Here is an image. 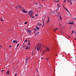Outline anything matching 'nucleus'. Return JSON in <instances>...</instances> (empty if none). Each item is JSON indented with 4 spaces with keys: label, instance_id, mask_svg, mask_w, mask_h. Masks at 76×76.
I'll return each mask as SVG.
<instances>
[{
    "label": "nucleus",
    "instance_id": "f257e3e1",
    "mask_svg": "<svg viewBox=\"0 0 76 76\" xmlns=\"http://www.w3.org/2000/svg\"><path fill=\"white\" fill-rule=\"evenodd\" d=\"M19 8V9H20V10H22L23 9V8H22V7H21L20 6L18 5L17 7H16V9H18V8Z\"/></svg>",
    "mask_w": 76,
    "mask_h": 76
},
{
    "label": "nucleus",
    "instance_id": "f03ea898",
    "mask_svg": "<svg viewBox=\"0 0 76 76\" xmlns=\"http://www.w3.org/2000/svg\"><path fill=\"white\" fill-rule=\"evenodd\" d=\"M32 14H33V12L32 11H29V12L28 14L30 15H32Z\"/></svg>",
    "mask_w": 76,
    "mask_h": 76
},
{
    "label": "nucleus",
    "instance_id": "7ed1b4c3",
    "mask_svg": "<svg viewBox=\"0 0 76 76\" xmlns=\"http://www.w3.org/2000/svg\"><path fill=\"white\" fill-rule=\"evenodd\" d=\"M22 10L23 12V13H27V11H26L25 10H24V9H23H23Z\"/></svg>",
    "mask_w": 76,
    "mask_h": 76
},
{
    "label": "nucleus",
    "instance_id": "20e7f679",
    "mask_svg": "<svg viewBox=\"0 0 76 76\" xmlns=\"http://www.w3.org/2000/svg\"><path fill=\"white\" fill-rule=\"evenodd\" d=\"M37 51H39H39H41V48L40 47H39L38 46L37 47Z\"/></svg>",
    "mask_w": 76,
    "mask_h": 76
},
{
    "label": "nucleus",
    "instance_id": "39448f33",
    "mask_svg": "<svg viewBox=\"0 0 76 76\" xmlns=\"http://www.w3.org/2000/svg\"><path fill=\"white\" fill-rule=\"evenodd\" d=\"M13 43H18V42L16 40H14L13 41Z\"/></svg>",
    "mask_w": 76,
    "mask_h": 76
},
{
    "label": "nucleus",
    "instance_id": "423d86ee",
    "mask_svg": "<svg viewBox=\"0 0 76 76\" xmlns=\"http://www.w3.org/2000/svg\"><path fill=\"white\" fill-rule=\"evenodd\" d=\"M49 22H50V18H48V21L47 22V23L48 24V23Z\"/></svg>",
    "mask_w": 76,
    "mask_h": 76
},
{
    "label": "nucleus",
    "instance_id": "0eeeda50",
    "mask_svg": "<svg viewBox=\"0 0 76 76\" xmlns=\"http://www.w3.org/2000/svg\"><path fill=\"white\" fill-rule=\"evenodd\" d=\"M28 32L30 34V33H31V30H28Z\"/></svg>",
    "mask_w": 76,
    "mask_h": 76
},
{
    "label": "nucleus",
    "instance_id": "6e6552de",
    "mask_svg": "<svg viewBox=\"0 0 76 76\" xmlns=\"http://www.w3.org/2000/svg\"><path fill=\"white\" fill-rule=\"evenodd\" d=\"M38 26H41V25H42V24L39 23H38Z\"/></svg>",
    "mask_w": 76,
    "mask_h": 76
},
{
    "label": "nucleus",
    "instance_id": "1a4fd4ad",
    "mask_svg": "<svg viewBox=\"0 0 76 76\" xmlns=\"http://www.w3.org/2000/svg\"><path fill=\"white\" fill-rule=\"evenodd\" d=\"M37 47H40V48H41V45L40 44H39Z\"/></svg>",
    "mask_w": 76,
    "mask_h": 76
},
{
    "label": "nucleus",
    "instance_id": "9d476101",
    "mask_svg": "<svg viewBox=\"0 0 76 76\" xmlns=\"http://www.w3.org/2000/svg\"><path fill=\"white\" fill-rule=\"evenodd\" d=\"M9 73H10V72L9 71H8L6 73V74H7V75H8V74H9Z\"/></svg>",
    "mask_w": 76,
    "mask_h": 76
},
{
    "label": "nucleus",
    "instance_id": "9b49d317",
    "mask_svg": "<svg viewBox=\"0 0 76 76\" xmlns=\"http://www.w3.org/2000/svg\"><path fill=\"white\" fill-rule=\"evenodd\" d=\"M42 6L41 5H40L39 8V9L41 8H42Z\"/></svg>",
    "mask_w": 76,
    "mask_h": 76
},
{
    "label": "nucleus",
    "instance_id": "f8f14e48",
    "mask_svg": "<svg viewBox=\"0 0 76 76\" xmlns=\"http://www.w3.org/2000/svg\"><path fill=\"white\" fill-rule=\"evenodd\" d=\"M30 48L27 47L26 48V50H27V49H30Z\"/></svg>",
    "mask_w": 76,
    "mask_h": 76
},
{
    "label": "nucleus",
    "instance_id": "ddd939ff",
    "mask_svg": "<svg viewBox=\"0 0 76 76\" xmlns=\"http://www.w3.org/2000/svg\"><path fill=\"white\" fill-rule=\"evenodd\" d=\"M73 24V22H72V23H71L70 22L69 23H68V24H70V25H72V24Z\"/></svg>",
    "mask_w": 76,
    "mask_h": 76
},
{
    "label": "nucleus",
    "instance_id": "4468645a",
    "mask_svg": "<svg viewBox=\"0 0 76 76\" xmlns=\"http://www.w3.org/2000/svg\"><path fill=\"white\" fill-rule=\"evenodd\" d=\"M36 29L37 30H39V27H38V26H36Z\"/></svg>",
    "mask_w": 76,
    "mask_h": 76
},
{
    "label": "nucleus",
    "instance_id": "2eb2a0df",
    "mask_svg": "<svg viewBox=\"0 0 76 76\" xmlns=\"http://www.w3.org/2000/svg\"><path fill=\"white\" fill-rule=\"evenodd\" d=\"M39 34V32H37V34H35L36 36H37V35H38V34Z\"/></svg>",
    "mask_w": 76,
    "mask_h": 76
},
{
    "label": "nucleus",
    "instance_id": "dca6fc26",
    "mask_svg": "<svg viewBox=\"0 0 76 76\" xmlns=\"http://www.w3.org/2000/svg\"><path fill=\"white\" fill-rule=\"evenodd\" d=\"M57 29H58V28H56L55 29H54V31H57Z\"/></svg>",
    "mask_w": 76,
    "mask_h": 76
},
{
    "label": "nucleus",
    "instance_id": "f3484780",
    "mask_svg": "<svg viewBox=\"0 0 76 76\" xmlns=\"http://www.w3.org/2000/svg\"><path fill=\"white\" fill-rule=\"evenodd\" d=\"M58 7H60V5H59L58 4H57Z\"/></svg>",
    "mask_w": 76,
    "mask_h": 76
},
{
    "label": "nucleus",
    "instance_id": "a211bd4d",
    "mask_svg": "<svg viewBox=\"0 0 76 76\" xmlns=\"http://www.w3.org/2000/svg\"><path fill=\"white\" fill-rule=\"evenodd\" d=\"M42 22L43 23V25L42 27H43L44 25V21L43 20Z\"/></svg>",
    "mask_w": 76,
    "mask_h": 76
},
{
    "label": "nucleus",
    "instance_id": "6ab92c4d",
    "mask_svg": "<svg viewBox=\"0 0 76 76\" xmlns=\"http://www.w3.org/2000/svg\"><path fill=\"white\" fill-rule=\"evenodd\" d=\"M28 58H27L26 60V63H27V61H28Z\"/></svg>",
    "mask_w": 76,
    "mask_h": 76
},
{
    "label": "nucleus",
    "instance_id": "aec40b11",
    "mask_svg": "<svg viewBox=\"0 0 76 76\" xmlns=\"http://www.w3.org/2000/svg\"><path fill=\"white\" fill-rule=\"evenodd\" d=\"M27 23H28V22H26L24 23V24H25V25H26L27 24Z\"/></svg>",
    "mask_w": 76,
    "mask_h": 76
},
{
    "label": "nucleus",
    "instance_id": "412c9836",
    "mask_svg": "<svg viewBox=\"0 0 76 76\" xmlns=\"http://www.w3.org/2000/svg\"><path fill=\"white\" fill-rule=\"evenodd\" d=\"M60 19L61 20H62V18H61V15H60Z\"/></svg>",
    "mask_w": 76,
    "mask_h": 76
},
{
    "label": "nucleus",
    "instance_id": "4be33fe9",
    "mask_svg": "<svg viewBox=\"0 0 76 76\" xmlns=\"http://www.w3.org/2000/svg\"><path fill=\"white\" fill-rule=\"evenodd\" d=\"M67 1L69 3H70V0H67Z\"/></svg>",
    "mask_w": 76,
    "mask_h": 76
},
{
    "label": "nucleus",
    "instance_id": "5701e85b",
    "mask_svg": "<svg viewBox=\"0 0 76 76\" xmlns=\"http://www.w3.org/2000/svg\"><path fill=\"white\" fill-rule=\"evenodd\" d=\"M69 3H70L71 5H72V2H69Z\"/></svg>",
    "mask_w": 76,
    "mask_h": 76
},
{
    "label": "nucleus",
    "instance_id": "b1692460",
    "mask_svg": "<svg viewBox=\"0 0 76 76\" xmlns=\"http://www.w3.org/2000/svg\"><path fill=\"white\" fill-rule=\"evenodd\" d=\"M71 33H72V34H74V31H73V30L72 31V32H71Z\"/></svg>",
    "mask_w": 76,
    "mask_h": 76
},
{
    "label": "nucleus",
    "instance_id": "393cba45",
    "mask_svg": "<svg viewBox=\"0 0 76 76\" xmlns=\"http://www.w3.org/2000/svg\"><path fill=\"white\" fill-rule=\"evenodd\" d=\"M30 42H29L28 43V45H30Z\"/></svg>",
    "mask_w": 76,
    "mask_h": 76
},
{
    "label": "nucleus",
    "instance_id": "a878e982",
    "mask_svg": "<svg viewBox=\"0 0 76 76\" xmlns=\"http://www.w3.org/2000/svg\"><path fill=\"white\" fill-rule=\"evenodd\" d=\"M19 44H18L17 46V48H18V47H19Z\"/></svg>",
    "mask_w": 76,
    "mask_h": 76
},
{
    "label": "nucleus",
    "instance_id": "bb28decb",
    "mask_svg": "<svg viewBox=\"0 0 76 76\" xmlns=\"http://www.w3.org/2000/svg\"><path fill=\"white\" fill-rule=\"evenodd\" d=\"M26 45H23V47H26Z\"/></svg>",
    "mask_w": 76,
    "mask_h": 76
},
{
    "label": "nucleus",
    "instance_id": "cd10ccee",
    "mask_svg": "<svg viewBox=\"0 0 76 76\" xmlns=\"http://www.w3.org/2000/svg\"><path fill=\"white\" fill-rule=\"evenodd\" d=\"M27 42V39H26L25 41H24V42Z\"/></svg>",
    "mask_w": 76,
    "mask_h": 76
},
{
    "label": "nucleus",
    "instance_id": "c85d7f7f",
    "mask_svg": "<svg viewBox=\"0 0 76 76\" xmlns=\"http://www.w3.org/2000/svg\"><path fill=\"white\" fill-rule=\"evenodd\" d=\"M70 1H71V2H73V0H70Z\"/></svg>",
    "mask_w": 76,
    "mask_h": 76
},
{
    "label": "nucleus",
    "instance_id": "c756f323",
    "mask_svg": "<svg viewBox=\"0 0 76 76\" xmlns=\"http://www.w3.org/2000/svg\"><path fill=\"white\" fill-rule=\"evenodd\" d=\"M31 17H32V18H34V17L32 16V15H31Z\"/></svg>",
    "mask_w": 76,
    "mask_h": 76
},
{
    "label": "nucleus",
    "instance_id": "7c9ffc66",
    "mask_svg": "<svg viewBox=\"0 0 76 76\" xmlns=\"http://www.w3.org/2000/svg\"><path fill=\"white\" fill-rule=\"evenodd\" d=\"M17 75V73L15 74V76H16V75Z\"/></svg>",
    "mask_w": 76,
    "mask_h": 76
},
{
    "label": "nucleus",
    "instance_id": "2f4dec72",
    "mask_svg": "<svg viewBox=\"0 0 76 76\" xmlns=\"http://www.w3.org/2000/svg\"><path fill=\"white\" fill-rule=\"evenodd\" d=\"M38 14H36L35 15L36 16H38Z\"/></svg>",
    "mask_w": 76,
    "mask_h": 76
},
{
    "label": "nucleus",
    "instance_id": "473e14b6",
    "mask_svg": "<svg viewBox=\"0 0 76 76\" xmlns=\"http://www.w3.org/2000/svg\"><path fill=\"white\" fill-rule=\"evenodd\" d=\"M65 9H66V10H67V9L66 8H65Z\"/></svg>",
    "mask_w": 76,
    "mask_h": 76
},
{
    "label": "nucleus",
    "instance_id": "72a5a7b5",
    "mask_svg": "<svg viewBox=\"0 0 76 76\" xmlns=\"http://www.w3.org/2000/svg\"><path fill=\"white\" fill-rule=\"evenodd\" d=\"M3 71H4V70H2L1 71V72H3Z\"/></svg>",
    "mask_w": 76,
    "mask_h": 76
},
{
    "label": "nucleus",
    "instance_id": "f704fd0d",
    "mask_svg": "<svg viewBox=\"0 0 76 76\" xmlns=\"http://www.w3.org/2000/svg\"><path fill=\"white\" fill-rule=\"evenodd\" d=\"M58 1H59V0H58V1H56V2H58Z\"/></svg>",
    "mask_w": 76,
    "mask_h": 76
},
{
    "label": "nucleus",
    "instance_id": "c9c22d12",
    "mask_svg": "<svg viewBox=\"0 0 76 76\" xmlns=\"http://www.w3.org/2000/svg\"><path fill=\"white\" fill-rule=\"evenodd\" d=\"M1 21H3V20H2V19H1Z\"/></svg>",
    "mask_w": 76,
    "mask_h": 76
},
{
    "label": "nucleus",
    "instance_id": "e433bc0d",
    "mask_svg": "<svg viewBox=\"0 0 76 76\" xmlns=\"http://www.w3.org/2000/svg\"><path fill=\"white\" fill-rule=\"evenodd\" d=\"M42 56H43V55H44V53H42Z\"/></svg>",
    "mask_w": 76,
    "mask_h": 76
},
{
    "label": "nucleus",
    "instance_id": "4c0bfd02",
    "mask_svg": "<svg viewBox=\"0 0 76 76\" xmlns=\"http://www.w3.org/2000/svg\"><path fill=\"white\" fill-rule=\"evenodd\" d=\"M74 19L76 20V17Z\"/></svg>",
    "mask_w": 76,
    "mask_h": 76
},
{
    "label": "nucleus",
    "instance_id": "58836bf2",
    "mask_svg": "<svg viewBox=\"0 0 76 76\" xmlns=\"http://www.w3.org/2000/svg\"><path fill=\"white\" fill-rule=\"evenodd\" d=\"M28 59H30V57H28Z\"/></svg>",
    "mask_w": 76,
    "mask_h": 76
},
{
    "label": "nucleus",
    "instance_id": "ea45409f",
    "mask_svg": "<svg viewBox=\"0 0 76 76\" xmlns=\"http://www.w3.org/2000/svg\"><path fill=\"white\" fill-rule=\"evenodd\" d=\"M12 47V46H11V45H10L9 46V47Z\"/></svg>",
    "mask_w": 76,
    "mask_h": 76
},
{
    "label": "nucleus",
    "instance_id": "a19ab883",
    "mask_svg": "<svg viewBox=\"0 0 76 76\" xmlns=\"http://www.w3.org/2000/svg\"><path fill=\"white\" fill-rule=\"evenodd\" d=\"M47 50L48 51H49V50L48 49V48H47Z\"/></svg>",
    "mask_w": 76,
    "mask_h": 76
},
{
    "label": "nucleus",
    "instance_id": "79ce46f5",
    "mask_svg": "<svg viewBox=\"0 0 76 76\" xmlns=\"http://www.w3.org/2000/svg\"><path fill=\"white\" fill-rule=\"evenodd\" d=\"M46 59L47 60H48V58H46Z\"/></svg>",
    "mask_w": 76,
    "mask_h": 76
},
{
    "label": "nucleus",
    "instance_id": "37998d69",
    "mask_svg": "<svg viewBox=\"0 0 76 76\" xmlns=\"http://www.w3.org/2000/svg\"><path fill=\"white\" fill-rule=\"evenodd\" d=\"M64 2H66V0H64Z\"/></svg>",
    "mask_w": 76,
    "mask_h": 76
},
{
    "label": "nucleus",
    "instance_id": "c03bdc74",
    "mask_svg": "<svg viewBox=\"0 0 76 76\" xmlns=\"http://www.w3.org/2000/svg\"><path fill=\"white\" fill-rule=\"evenodd\" d=\"M73 0V2L75 1V0Z\"/></svg>",
    "mask_w": 76,
    "mask_h": 76
},
{
    "label": "nucleus",
    "instance_id": "a18cd8bd",
    "mask_svg": "<svg viewBox=\"0 0 76 76\" xmlns=\"http://www.w3.org/2000/svg\"><path fill=\"white\" fill-rule=\"evenodd\" d=\"M42 58V59H44V58Z\"/></svg>",
    "mask_w": 76,
    "mask_h": 76
},
{
    "label": "nucleus",
    "instance_id": "49530a36",
    "mask_svg": "<svg viewBox=\"0 0 76 76\" xmlns=\"http://www.w3.org/2000/svg\"><path fill=\"white\" fill-rule=\"evenodd\" d=\"M63 7H64V8L65 9V7H64V6H63Z\"/></svg>",
    "mask_w": 76,
    "mask_h": 76
},
{
    "label": "nucleus",
    "instance_id": "de8ad7c7",
    "mask_svg": "<svg viewBox=\"0 0 76 76\" xmlns=\"http://www.w3.org/2000/svg\"><path fill=\"white\" fill-rule=\"evenodd\" d=\"M67 12H69V11L68 10H67Z\"/></svg>",
    "mask_w": 76,
    "mask_h": 76
},
{
    "label": "nucleus",
    "instance_id": "09e8293b",
    "mask_svg": "<svg viewBox=\"0 0 76 76\" xmlns=\"http://www.w3.org/2000/svg\"><path fill=\"white\" fill-rule=\"evenodd\" d=\"M28 41L29 42V40H28Z\"/></svg>",
    "mask_w": 76,
    "mask_h": 76
},
{
    "label": "nucleus",
    "instance_id": "8fccbe9b",
    "mask_svg": "<svg viewBox=\"0 0 76 76\" xmlns=\"http://www.w3.org/2000/svg\"><path fill=\"white\" fill-rule=\"evenodd\" d=\"M0 47H1V45H0Z\"/></svg>",
    "mask_w": 76,
    "mask_h": 76
},
{
    "label": "nucleus",
    "instance_id": "3c124183",
    "mask_svg": "<svg viewBox=\"0 0 76 76\" xmlns=\"http://www.w3.org/2000/svg\"><path fill=\"white\" fill-rule=\"evenodd\" d=\"M30 17H32L31 16V15H30Z\"/></svg>",
    "mask_w": 76,
    "mask_h": 76
},
{
    "label": "nucleus",
    "instance_id": "603ef678",
    "mask_svg": "<svg viewBox=\"0 0 76 76\" xmlns=\"http://www.w3.org/2000/svg\"><path fill=\"white\" fill-rule=\"evenodd\" d=\"M76 34V32H75V34Z\"/></svg>",
    "mask_w": 76,
    "mask_h": 76
},
{
    "label": "nucleus",
    "instance_id": "864d4df0",
    "mask_svg": "<svg viewBox=\"0 0 76 76\" xmlns=\"http://www.w3.org/2000/svg\"><path fill=\"white\" fill-rule=\"evenodd\" d=\"M68 37H69V38H70V36H68Z\"/></svg>",
    "mask_w": 76,
    "mask_h": 76
},
{
    "label": "nucleus",
    "instance_id": "5fc2aeb1",
    "mask_svg": "<svg viewBox=\"0 0 76 76\" xmlns=\"http://www.w3.org/2000/svg\"><path fill=\"white\" fill-rule=\"evenodd\" d=\"M42 1H44V0H42Z\"/></svg>",
    "mask_w": 76,
    "mask_h": 76
},
{
    "label": "nucleus",
    "instance_id": "6e6d98bb",
    "mask_svg": "<svg viewBox=\"0 0 76 76\" xmlns=\"http://www.w3.org/2000/svg\"><path fill=\"white\" fill-rule=\"evenodd\" d=\"M35 30H36V28H35Z\"/></svg>",
    "mask_w": 76,
    "mask_h": 76
},
{
    "label": "nucleus",
    "instance_id": "4d7b16f0",
    "mask_svg": "<svg viewBox=\"0 0 76 76\" xmlns=\"http://www.w3.org/2000/svg\"><path fill=\"white\" fill-rule=\"evenodd\" d=\"M17 48H16V49H17Z\"/></svg>",
    "mask_w": 76,
    "mask_h": 76
},
{
    "label": "nucleus",
    "instance_id": "13d9d810",
    "mask_svg": "<svg viewBox=\"0 0 76 76\" xmlns=\"http://www.w3.org/2000/svg\"><path fill=\"white\" fill-rule=\"evenodd\" d=\"M70 15H71V14H70Z\"/></svg>",
    "mask_w": 76,
    "mask_h": 76
},
{
    "label": "nucleus",
    "instance_id": "bf43d9fd",
    "mask_svg": "<svg viewBox=\"0 0 76 76\" xmlns=\"http://www.w3.org/2000/svg\"><path fill=\"white\" fill-rule=\"evenodd\" d=\"M56 56H57V54H56Z\"/></svg>",
    "mask_w": 76,
    "mask_h": 76
},
{
    "label": "nucleus",
    "instance_id": "052dcab7",
    "mask_svg": "<svg viewBox=\"0 0 76 76\" xmlns=\"http://www.w3.org/2000/svg\"><path fill=\"white\" fill-rule=\"evenodd\" d=\"M35 47L36 48V46Z\"/></svg>",
    "mask_w": 76,
    "mask_h": 76
}]
</instances>
